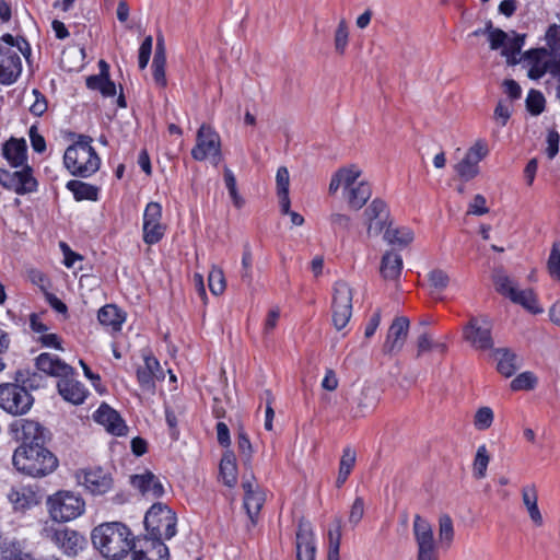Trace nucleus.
<instances>
[{
    "instance_id": "nucleus-1",
    "label": "nucleus",
    "mask_w": 560,
    "mask_h": 560,
    "mask_svg": "<svg viewBox=\"0 0 560 560\" xmlns=\"http://www.w3.org/2000/svg\"><path fill=\"white\" fill-rule=\"evenodd\" d=\"M94 547L101 555L110 560L126 557L132 549L131 532L120 522L103 523L92 530Z\"/></svg>"
},
{
    "instance_id": "nucleus-2",
    "label": "nucleus",
    "mask_w": 560,
    "mask_h": 560,
    "mask_svg": "<svg viewBox=\"0 0 560 560\" xmlns=\"http://www.w3.org/2000/svg\"><path fill=\"white\" fill-rule=\"evenodd\" d=\"M12 462L19 471L34 478L50 475L59 464L57 456L45 445L18 447L12 456Z\"/></svg>"
},
{
    "instance_id": "nucleus-3",
    "label": "nucleus",
    "mask_w": 560,
    "mask_h": 560,
    "mask_svg": "<svg viewBox=\"0 0 560 560\" xmlns=\"http://www.w3.org/2000/svg\"><path fill=\"white\" fill-rule=\"evenodd\" d=\"M91 143L90 136L80 135L78 141L67 148L63 164L71 175L89 177L100 168L101 160Z\"/></svg>"
},
{
    "instance_id": "nucleus-4",
    "label": "nucleus",
    "mask_w": 560,
    "mask_h": 560,
    "mask_svg": "<svg viewBox=\"0 0 560 560\" xmlns=\"http://www.w3.org/2000/svg\"><path fill=\"white\" fill-rule=\"evenodd\" d=\"M546 47L530 49L525 58L529 70H560V25L552 24L545 34Z\"/></svg>"
},
{
    "instance_id": "nucleus-5",
    "label": "nucleus",
    "mask_w": 560,
    "mask_h": 560,
    "mask_svg": "<svg viewBox=\"0 0 560 560\" xmlns=\"http://www.w3.org/2000/svg\"><path fill=\"white\" fill-rule=\"evenodd\" d=\"M177 517L166 504L154 503L144 516L147 534L156 538L171 539L176 535Z\"/></svg>"
},
{
    "instance_id": "nucleus-6",
    "label": "nucleus",
    "mask_w": 560,
    "mask_h": 560,
    "mask_svg": "<svg viewBox=\"0 0 560 560\" xmlns=\"http://www.w3.org/2000/svg\"><path fill=\"white\" fill-rule=\"evenodd\" d=\"M47 506L51 518L56 522H69L84 512L83 499L71 491H58L47 500Z\"/></svg>"
},
{
    "instance_id": "nucleus-7",
    "label": "nucleus",
    "mask_w": 560,
    "mask_h": 560,
    "mask_svg": "<svg viewBox=\"0 0 560 560\" xmlns=\"http://www.w3.org/2000/svg\"><path fill=\"white\" fill-rule=\"evenodd\" d=\"M42 536L55 544L68 557H75L86 544L84 536L60 524L44 526Z\"/></svg>"
},
{
    "instance_id": "nucleus-8",
    "label": "nucleus",
    "mask_w": 560,
    "mask_h": 560,
    "mask_svg": "<svg viewBox=\"0 0 560 560\" xmlns=\"http://www.w3.org/2000/svg\"><path fill=\"white\" fill-rule=\"evenodd\" d=\"M34 404L33 396L25 386L15 383L0 384V408L12 416H22Z\"/></svg>"
},
{
    "instance_id": "nucleus-9",
    "label": "nucleus",
    "mask_w": 560,
    "mask_h": 560,
    "mask_svg": "<svg viewBox=\"0 0 560 560\" xmlns=\"http://www.w3.org/2000/svg\"><path fill=\"white\" fill-rule=\"evenodd\" d=\"M493 282L497 291L509 298L512 302L522 305L524 308L535 314L542 312L537 304V299L533 290H518L502 269L494 271Z\"/></svg>"
},
{
    "instance_id": "nucleus-10",
    "label": "nucleus",
    "mask_w": 560,
    "mask_h": 560,
    "mask_svg": "<svg viewBox=\"0 0 560 560\" xmlns=\"http://www.w3.org/2000/svg\"><path fill=\"white\" fill-rule=\"evenodd\" d=\"M13 439L21 442L19 447L43 446L50 440V432L39 422L18 419L10 424Z\"/></svg>"
},
{
    "instance_id": "nucleus-11",
    "label": "nucleus",
    "mask_w": 560,
    "mask_h": 560,
    "mask_svg": "<svg viewBox=\"0 0 560 560\" xmlns=\"http://www.w3.org/2000/svg\"><path fill=\"white\" fill-rule=\"evenodd\" d=\"M191 156L196 161L210 158L214 165H218L222 160L220 137L210 126L201 125L198 129Z\"/></svg>"
},
{
    "instance_id": "nucleus-12",
    "label": "nucleus",
    "mask_w": 560,
    "mask_h": 560,
    "mask_svg": "<svg viewBox=\"0 0 560 560\" xmlns=\"http://www.w3.org/2000/svg\"><path fill=\"white\" fill-rule=\"evenodd\" d=\"M352 289L346 281L339 280L335 283L331 313L337 330L345 328L352 316Z\"/></svg>"
},
{
    "instance_id": "nucleus-13",
    "label": "nucleus",
    "mask_w": 560,
    "mask_h": 560,
    "mask_svg": "<svg viewBox=\"0 0 560 560\" xmlns=\"http://www.w3.org/2000/svg\"><path fill=\"white\" fill-rule=\"evenodd\" d=\"M492 325L487 316H470L463 329L464 339L477 350L493 348Z\"/></svg>"
},
{
    "instance_id": "nucleus-14",
    "label": "nucleus",
    "mask_w": 560,
    "mask_h": 560,
    "mask_svg": "<svg viewBox=\"0 0 560 560\" xmlns=\"http://www.w3.org/2000/svg\"><path fill=\"white\" fill-rule=\"evenodd\" d=\"M21 170L9 171L0 168V185L18 195H25L37 189V180L31 166H20Z\"/></svg>"
},
{
    "instance_id": "nucleus-15",
    "label": "nucleus",
    "mask_w": 560,
    "mask_h": 560,
    "mask_svg": "<svg viewBox=\"0 0 560 560\" xmlns=\"http://www.w3.org/2000/svg\"><path fill=\"white\" fill-rule=\"evenodd\" d=\"M75 479L79 485L84 486L93 495L105 494L114 485L110 472L106 471L102 467L79 469L75 472Z\"/></svg>"
},
{
    "instance_id": "nucleus-16",
    "label": "nucleus",
    "mask_w": 560,
    "mask_h": 560,
    "mask_svg": "<svg viewBox=\"0 0 560 560\" xmlns=\"http://www.w3.org/2000/svg\"><path fill=\"white\" fill-rule=\"evenodd\" d=\"M132 560H168V548L162 539L147 534L133 539L131 549Z\"/></svg>"
},
{
    "instance_id": "nucleus-17",
    "label": "nucleus",
    "mask_w": 560,
    "mask_h": 560,
    "mask_svg": "<svg viewBox=\"0 0 560 560\" xmlns=\"http://www.w3.org/2000/svg\"><path fill=\"white\" fill-rule=\"evenodd\" d=\"M162 206L151 201L147 205L143 213V241L148 245L159 243L165 233V225L161 223Z\"/></svg>"
},
{
    "instance_id": "nucleus-18",
    "label": "nucleus",
    "mask_w": 560,
    "mask_h": 560,
    "mask_svg": "<svg viewBox=\"0 0 560 560\" xmlns=\"http://www.w3.org/2000/svg\"><path fill=\"white\" fill-rule=\"evenodd\" d=\"M365 223L369 236H378L390 226L389 210L385 201L374 199L364 210Z\"/></svg>"
},
{
    "instance_id": "nucleus-19",
    "label": "nucleus",
    "mask_w": 560,
    "mask_h": 560,
    "mask_svg": "<svg viewBox=\"0 0 560 560\" xmlns=\"http://www.w3.org/2000/svg\"><path fill=\"white\" fill-rule=\"evenodd\" d=\"M409 319L407 317H396L389 329L385 342L383 345V352L385 354H396L401 351L408 336Z\"/></svg>"
},
{
    "instance_id": "nucleus-20",
    "label": "nucleus",
    "mask_w": 560,
    "mask_h": 560,
    "mask_svg": "<svg viewBox=\"0 0 560 560\" xmlns=\"http://www.w3.org/2000/svg\"><path fill=\"white\" fill-rule=\"evenodd\" d=\"M94 420L102 424L106 431L113 435L124 436L127 434L128 427L124 419L115 409L105 402H103L94 413Z\"/></svg>"
},
{
    "instance_id": "nucleus-21",
    "label": "nucleus",
    "mask_w": 560,
    "mask_h": 560,
    "mask_svg": "<svg viewBox=\"0 0 560 560\" xmlns=\"http://www.w3.org/2000/svg\"><path fill=\"white\" fill-rule=\"evenodd\" d=\"M244 489V508L253 525L257 523L259 512L265 503V493L250 479L242 482Z\"/></svg>"
},
{
    "instance_id": "nucleus-22",
    "label": "nucleus",
    "mask_w": 560,
    "mask_h": 560,
    "mask_svg": "<svg viewBox=\"0 0 560 560\" xmlns=\"http://www.w3.org/2000/svg\"><path fill=\"white\" fill-rule=\"evenodd\" d=\"M524 44L525 35L516 34L515 32H513V36L508 37V40L502 46L501 55L505 58L506 65L509 67H514L521 63L524 69H530L529 66L525 65V58L530 50L521 55V50Z\"/></svg>"
},
{
    "instance_id": "nucleus-23",
    "label": "nucleus",
    "mask_w": 560,
    "mask_h": 560,
    "mask_svg": "<svg viewBox=\"0 0 560 560\" xmlns=\"http://www.w3.org/2000/svg\"><path fill=\"white\" fill-rule=\"evenodd\" d=\"M143 360L144 365L137 370V380L143 389L151 390L155 387L154 378H164V372L153 355L144 354Z\"/></svg>"
},
{
    "instance_id": "nucleus-24",
    "label": "nucleus",
    "mask_w": 560,
    "mask_h": 560,
    "mask_svg": "<svg viewBox=\"0 0 560 560\" xmlns=\"http://www.w3.org/2000/svg\"><path fill=\"white\" fill-rule=\"evenodd\" d=\"M2 155L12 168L28 166L27 145L24 139L11 138L2 145Z\"/></svg>"
},
{
    "instance_id": "nucleus-25",
    "label": "nucleus",
    "mask_w": 560,
    "mask_h": 560,
    "mask_svg": "<svg viewBox=\"0 0 560 560\" xmlns=\"http://www.w3.org/2000/svg\"><path fill=\"white\" fill-rule=\"evenodd\" d=\"M57 387L61 397L73 405L82 404L88 394L85 387L74 380L72 375L61 376Z\"/></svg>"
},
{
    "instance_id": "nucleus-26",
    "label": "nucleus",
    "mask_w": 560,
    "mask_h": 560,
    "mask_svg": "<svg viewBox=\"0 0 560 560\" xmlns=\"http://www.w3.org/2000/svg\"><path fill=\"white\" fill-rule=\"evenodd\" d=\"M130 483L143 495L161 498L164 494V487L162 482L153 472L149 470L140 475H132L130 477Z\"/></svg>"
},
{
    "instance_id": "nucleus-27",
    "label": "nucleus",
    "mask_w": 560,
    "mask_h": 560,
    "mask_svg": "<svg viewBox=\"0 0 560 560\" xmlns=\"http://www.w3.org/2000/svg\"><path fill=\"white\" fill-rule=\"evenodd\" d=\"M36 368L48 375L59 378L61 376L74 374V370L71 365L46 352L40 353L36 358Z\"/></svg>"
},
{
    "instance_id": "nucleus-28",
    "label": "nucleus",
    "mask_w": 560,
    "mask_h": 560,
    "mask_svg": "<svg viewBox=\"0 0 560 560\" xmlns=\"http://www.w3.org/2000/svg\"><path fill=\"white\" fill-rule=\"evenodd\" d=\"M412 530L418 549L436 547L431 524L419 514L415 516Z\"/></svg>"
},
{
    "instance_id": "nucleus-29",
    "label": "nucleus",
    "mask_w": 560,
    "mask_h": 560,
    "mask_svg": "<svg viewBox=\"0 0 560 560\" xmlns=\"http://www.w3.org/2000/svg\"><path fill=\"white\" fill-rule=\"evenodd\" d=\"M497 370L505 377L512 376L521 366L517 355L508 348L494 350Z\"/></svg>"
},
{
    "instance_id": "nucleus-30",
    "label": "nucleus",
    "mask_w": 560,
    "mask_h": 560,
    "mask_svg": "<svg viewBox=\"0 0 560 560\" xmlns=\"http://www.w3.org/2000/svg\"><path fill=\"white\" fill-rule=\"evenodd\" d=\"M97 319L100 324L112 331H119L125 322V315L114 304H106L97 312Z\"/></svg>"
},
{
    "instance_id": "nucleus-31",
    "label": "nucleus",
    "mask_w": 560,
    "mask_h": 560,
    "mask_svg": "<svg viewBox=\"0 0 560 560\" xmlns=\"http://www.w3.org/2000/svg\"><path fill=\"white\" fill-rule=\"evenodd\" d=\"M522 501L532 522L537 526H541L544 520L538 508V494L535 485H527L522 488Z\"/></svg>"
},
{
    "instance_id": "nucleus-32",
    "label": "nucleus",
    "mask_w": 560,
    "mask_h": 560,
    "mask_svg": "<svg viewBox=\"0 0 560 560\" xmlns=\"http://www.w3.org/2000/svg\"><path fill=\"white\" fill-rule=\"evenodd\" d=\"M402 258L394 252H386L381 261L380 272L385 280H395L400 276Z\"/></svg>"
},
{
    "instance_id": "nucleus-33",
    "label": "nucleus",
    "mask_w": 560,
    "mask_h": 560,
    "mask_svg": "<svg viewBox=\"0 0 560 560\" xmlns=\"http://www.w3.org/2000/svg\"><path fill=\"white\" fill-rule=\"evenodd\" d=\"M86 86L90 90L100 91L104 97L116 95V84L109 78V72H100L98 74L86 78Z\"/></svg>"
},
{
    "instance_id": "nucleus-34",
    "label": "nucleus",
    "mask_w": 560,
    "mask_h": 560,
    "mask_svg": "<svg viewBox=\"0 0 560 560\" xmlns=\"http://www.w3.org/2000/svg\"><path fill=\"white\" fill-rule=\"evenodd\" d=\"M347 199L350 208L354 210L361 209L372 195L369 183L359 182L355 186L347 189Z\"/></svg>"
},
{
    "instance_id": "nucleus-35",
    "label": "nucleus",
    "mask_w": 560,
    "mask_h": 560,
    "mask_svg": "<svg viewBox=\"0 0 560 560\" xmlns=\"http://www.w3.org/2000/svg\"><path fill=\"white\" fill-rule=\"evenodd\" d=\"M220 475L228 487H234L237 482L236 458L232 451H226L220 462Z\"/></svg>"
},
{
    "instance_id": "nucleus-36",
    "label": "nucleus",
    "mask_w": 560,
    "mask_h": 560,
    "mask_svg": "<svg viewBox=\"0 0 560 560\" xmlns=\"http://www.w3.org/2000/svg\"><path fill=\"white\" fill-rule=\"evenodd\" d=\"M66 187L73 194V197L77 201H96L98 198V188L91 184L71 179L67 183Z\"/></svg>"
},
{
    "instance_id": "nucleus-37",
    "label": "nucleus",
    "mask_w": 560,
    "mask_h": 560,
    "mask_svg": "<svg viewBox=\"0 0 560 560\" xmlns=\"http://www.w3.org/2000/svg\"><path fill=\"white\" fill-rule=\"evenodd\" d=\"M296 549H314V533L308 521L300 520L296 530Z\"/></svg>"
},
{
    "instance_id": "nucleus-38",
    "label": "nucleus",
    "mask_w": 560,
    "mask_h": 560,
    "mask_svg": "<svg viewBox=\"0 0 560 560\" xmlns=\"http://www.w3.org/2000/svg\"><path fill=\"white\" fill-rule=\"evenodd\" d=\"M384 240L390 245L407 246L413 240V232L409 228L392 229L384 232Z\"/></svg>"
},
{
    "instance_id": "nucleus-39",
    "label": "nucleus",
    "mask_w": 560,
    "mask_h": 560,
    "mask_svg": "<svg viewBox=\"0 0 560 560\" xmlns=\"http://www.w3.org/2000/svg\"><path fill=\"white\" fill-rule=\"evenodd\" d=\"M341 524L340 517H336L332 527L328 530L329 550L328 559L339 558V549L341 542Z\"/></svg>"
},
{
    "instance_id": "nucleus-40",
    "label": "nucleus",
    "mask_w": 560,
    "mask_h": 560,
    "mask_svg": "<svg viewBox=\"0 0 560 560\" xmlns=\"http://www.w3.org/2000/svg\"><path fill=\"white\" fill-rule=\"evenodd\" d=\"M22 58L12 48H0V70H22Z\"/></svg>"
},
{
    "instance_id": "nucleus-41",
    "label": "nucleus",
    "mask_w": 560,
    "mask_h": 560,
    "mask_svg": "<svg viewBox=\"0 0 560 560\" xmlns=\"http://www.w3.org/2000/svg\"><path fill=\"white\" fill-rule=\"evenodd\" d=\"M490 462V456L488 454L486 445H480L477 450L475 459H474V476L477 479H482L486 477L487 467Z\"/></svg>"
},
{
    "instance_id": "nucleus-42",
    "label": "nucleus",
    "mask_w": 560,
    "mask_h": 560,
    "mask_svg": "<svg viewBox=\"0 0 560 560\" xmlns=\"http://www.w3.org/2000/svg\"><path fill=\"white\" fill-rule=\"evenodd\" d=\"M253 254L248 243H245L243 246V256H242V271L241 279L248 287L253 284Z\"/></svg>"
},
{
    "instance_id": "nucleus-43",
    "label": "nucleus",
    "mask_w": 560,
    "mask_h": 560,
    "mask_svg": "<svg viewBox=\"0 0 560 560\" xmlns=\"http://www.w3.org/2000/svg\"><path fill=\"white\" fill-rule=\"evenodd\" d=\"M547 268L550 277L556 281H560V241L552 244Z\"/></svg>"
},
{
    "instance_id": "nucleus-44",
    "label": "nucleus",
    "mask_w": 560,
    "mask_h": 560,
    "mask_svg": "<svg viewBox=\"0 0 560 560\" xmlns=\"http://www.w3.org/2000/svg\"><path fill=\"white\" fill-rule=\"evenodd\" d=\"M455 170L460 178L468 182L476 177L479 173L478 165L465 156L459 163L456 164Z\"/></svg>"
},
{
    "instance_id": "nucleus-45",
    "label": "nucleus",
    "mask_w": 560,
    "mask_h": 560,
    "mask_svg": "<svg viewBox=\"0 0 560 560\" xmlns=\"http://www.w3.org/2000/svg\"><path fill=\"white\" fill-rule=\"evenodd\" d=\"M439 537L440 541L442 544H446L447 546L451 545L454 538V528H453V521L447 515L444 514L439 520Z\"/></svg>"
},
{
    "instance_id": "nucleus-46",
    "label": "nucleus",
    "mask_w": 560,
    "mask_h": 560,
    "mask_svg": "<svg viewBox=\"0 0 560 560\" xmlns=\"http://www.w3.org/2000/svg\"><path fill=\"white\" fill-rule=\"evenodd\" d=\"M224 183L229 190L230 197L233 200L235 207L241 208L244 203V200L240 196L236 187V178L233 172L229 167H224Z\"/></svg>"
},
{
    "instance_id": "nucleus-47",
    "label": "nucleus",
    "mask_w": 560,
    "mask_h": 560,
    "mask_svg": "<svg viewBox=\"0 0 560 560\" xmlns=\"http://www.w3.org/2000/svg\"><path fill=\"white\" fill-rule=\"evenodd\" d=\"M526 107L532 115H539L545 109V97L536 90H530L526 97Z\"/></svg>"
},
{
    "instance_id": "nucleus-48",
    "label": "nucleus",
    "mask_w": 560,
    "mask_h": 560,
    "mask_svg": "<svg viewBox=\"0 0 560 560\" xmlns=\"http://www.w3.org/2000/svg\"><path fill=\"white\" fill-rule=\"evenodd\" d=\"M208 284H209L210 291L214 295H220L221 293H223V291L225 289V278H224L223 271L219 268H213L209 272Z\"/></svg>"
},
{
    "instance_id": "nucleus-49",
    "label": "nucleus",
    "mask_w": 560,
    "mask_h": 560,
    "mask_svg": "<svg viewBox=\"0 0 560 560\" xmlns=\"http://www.w3.org/2000/svg\"><path fill=\"white\" fill-rule=\"evenodd\" d=\"M487 31H488V40L490 44V48L492 50H497L499 48H502V46L508 40V33L502 31L501 28H494L492 26L491 22H488L487 24Z\"/></svg>"
},
{
    "instance_id": "nucleus-50",
    "label": "nucleus",
    "mask_w": 560,
    "mask_h": 560,
    "mask_svg": "<svg viewBox=\"0 0 560 560\" xmlns=\"http://www.w3.org/2000/svg\"><path fill=\"white\" fill-rule=\"evenodd\" d=\"M428 279L430 282V285L439 292H442L447 288L450 284V277L448 275L442 270V269H433L429 272Z\"/></svg>"
},
{
    "instance_id": "nucleus-51",
    "label": "nucleus",
    "mask_w": 560,
    "mask_h": 560,
    "mask_svg": "<svg viewBox=\"0 0 560 560\" xmlns=\"http://www.w3.org/2000/svg\"><path fill=\"white\" fill-rule=\"evenodd\" d=\"M22 552L18 541L4 539L0 542V560H14Z\"/></svg>"
},
{
    "instance_id": "nucleus-52",
    "label": "nucleus",
    "mask_w": 560,
    "mask_h": 560,
    "mask_svg": "<svg viewBox=\"0 0 560 560\" xmlns=\"http://www.w3.org/2000/svg\"><path fill=\"white\" fill-rule=\"evenodd\" d=\"M337 173L341 178L346 190L352 186H355L358 184L357 180L361 175V171L355 165L339 168Z\"/></svg>"
},
{
    "instance_id": "nucleus-53",
    "label": "nucleus",
    "mask_w": 560,
    "mask_h": 560,
    "mask_svg": "<svg viewBox=\"0 0 560 560\" xmlns=\"http://www.w3.org/2000/svg\"><path fill=\"white\" fill-rule=\"evenodd\" d=\"M536 377L530 372L518 374L510 384L512 390L532 389L536 384Z\"/></svg>"
},
{
    "instance_id": "nucleus-54",
    "label": "nucleus",
    "mask_w": 560,
    "mask_h": 560,
    "mask_svg": "<svg viewBox=\"0 0 560 560\" xmlns=\"http://www.w3.org/2000/svg\"><path fill=\"white\" fill-rule=\"evenodd\" d=\"M237 448L240 456L242 457L245 465H248L252 459L253 448L252 443L247 436V434L243 431H238L237 435Z\"/></svg>"
},
{
    "instance_id": "nucleus-55",
    "label": "nucleus",
    "mask_w": 560,
    "mask_h": 560,
    "mask_svg": "<svg viewBox=\"0 0 560 560\" xmlns=\"http://www.w3.org/2000/svg\"><path fill=\"white\" fill-rule=\"evenodd\" d=\"M493 421V411L489 407H481L475 415V427L478 430H486L490 428Z\"/></svg>"
},
{
    "instance_id": "nucleus-56",
    "label": "nucleus",
    "mask_w": 560,
    "mask_h": 560,
    "mask_svg": "<svg viewBox=\"0 0 560 560\" xmlns=\"http://www.w3.org/2000/svg\"><path fill=\"white\" fill-rule=\"evenodd\" d=\"M348 27L345 20H341L335 32V49L337 52L342 54L348 44Z\"/></svg>"
},
{
    "instance_id": "nucleus-57",
    "label": "nucleus",
    "mask_w": 560,
    "mask_h": 560,
    "mask_svg": "<svg viewBox=\"0 0 560 560\" xmlns=\"http://www.w3.org/2000/svg\"><path fill=\"white\" fill-rule=\"evenodd\" d=\"M152 36H147L140 45L138 55V66L140 69H144L148 66L152 52Z\"/></svg>"
},
{
    "instance_id": "nucleus-58",
    "label": "nucleus",
    "mask_w": 560,
    "mask_h": 560,
    "mask_svg": "<svg viewBox=\"0 0 560 560\" xmlns=\"http://www.w3.org/2000/svg\"><path fill=\"white\" fill-rule=\"evenodd\" d=\"M166 66V52L164 40L162 37L156 39L155 54L153 57L152 68L153 70H164Z\"/></svg>"
},
{
    "instance_id": "nucleus-59",
    "label": "nucleus",
    "mask_w": 560,
    "mask_h": 560,
    "mask_svg": "<svg viewBox=\"0 0 560 560\" xmlns=\"http://www.w3.org/2000/svg\"><path fill=\"white\" fill-rule=\"evenodd\" d=\"M488 152L489 150L487 144L482 141H477L471 148L468 149L465 156L478 165V163L487 156Z\"/></svg>"
},
{
    "instance_id": "nucleus-60",
    "label": "nucleus",
    "mask_w": 560,
    "mask_h": 560,
    "mask_svg": "<svg viewBox=\"0 0 560 560\" xmlns=\"http://www.w3.org/2000/svg\"><path fill=\"white\" fill-rule=\"evenodd\" d=\"M364 515V501L361 497L355 498L349 513V523L357 526Z\"/></svg>"
},
{
    "instance_id": "nucleus-61",
    "label": "nucleus",
    "mask_w": 560,
    "mask_h": 560,
    "mask_svg": "<svg viewBox=\"0 0 560 560\" xmlns=\"http://www.w3.org/2000/svg\"><path fill=\"white\" fill-rule=\"evenodd\" d=\"M355 460H357L355 451L353 448H351L350 446L345 447L342 456L340 458L339 469L347 471V472H351V470L353 469V467L355 465Z\"/></svg>"
},
{
    "instance_id": "nucleus-62",
    "label": "nucleus",
    "mask_w": 560,
    "mask_h": 560,
    "mask_svg": "<svg viewBox=\"0 0 560 560\" xmlns=\"http://www.w3.org/2000/svg\"><path fill=\"white\" fill-rule=\"evenodd\" d=\"M277 194H289L290 176L285 166H281L276 175Z\"/></svg>"
},
{
    "instance_id": "nucleus-63",
    "label": "nucleus",
    "mask_w": 560,
    "mask_h": 560,
    "mask_svg": "<svg viewBox=\"0 0 560 560\" xmlns=\"http://www.w3.org/2000/svg\"><path fill=\"white\" fill-rule=\"evenodd\" d=\"M32 93L35 96V102L31 105L30 112L34 116L39 117L47 110V101L37 89H34Z\"/></svg>"
},
{
    "instance_id": "nucleus-64",
    "label": "nucleus",
    "mask_w": 560,
    "mask_h": 560,
    "mask_svg": "<svg viewBox=\"0 0 560 560\" xmlns=\"http://www.w3.org/2000/svg\"><path fill=\"white\" fill-rule=\"evenodd\" d=\"M486 203H487V200L482 195H480V194L476 195L469 205L468 213L475 214V215H482V214L488 213L489 208L486 206Z\"/></svg>"
}]
</instances>
